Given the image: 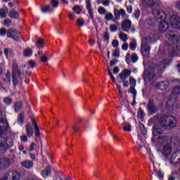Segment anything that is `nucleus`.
<instances>
[{"instance_id":"nucleus-1","label":"nucleus","mask_w":180,"mask_h":180,"mask_svg":"<svg viewBox=\"0 0 180 180\" xmlns=\"http://www.w3.org/2000/svg\"><path fill=\"white\" fill-rule=\"evenodd\" d=\"M159 123L161 127L166 130L175 129L176 127V119L174 116L163 115L159 118Z\"/></svg>"},{"instance_id":"nucleus-2","label":"nucleus","mask_w":180,"mask_h":180,"mask_svg":"<svg viewBox=\"0 0 180 180\" xmlns=\"http://www.w3.org/2000/svg\"><path fill=\"white\" fill-rule=\"evenodd\" d=\"M167 18V15L162 11L158 10L155 14V19L157 22H159V30L162 33H165L166 30H168V27H169V24L165 21Z\"/></svg>"},{"instance_id":"nucleus-3","label":"nucleus","mask_w":180,"mask_h":180,"mask_svg":"<svg viewBox=\"0 0 180 180\" xmlns=\"http://www.w3.org/2000/svg\"><path fill=\"white\" fill-rule=\"evenodd\" d=\"M131 75V71L126 69L119 74V75L117 77V81H118L120 84H123L124 88H127V86H129V81L126 79H127Z\"/></svg>"},{"instance_id":"nucleus-4","label":"nucleus","mask_w":180,"mask_h":180,"mask_svg":"<svg viewBox=\"0 0 180 180\" xmlns=\"http://www.w3.org/2000/svg\"><path fill=\"white\" fill-rule=\"evenodd\" d=\"M150 41H151V39L150 38H144L142 40L141 51L144 57H148L150 56V46H148Z\"/></svg>"},{"instance_id":"nucleus-5","label":"nucleus","mask_w":180,"mask_h":180,"mask_svg":"<svg viewBox=\"0 0 180 180\" xmlns=\"http://www.w3.org/2000/svg\"><path fill=\"white\" fill-rule=\"evenodd\" d=\"M20 175L16 171H11L6 174L1 180H19Z\"/></svg>"},{"instance_id":"nucleus-6","label":"nucleus","mask_w":180,"mask_h":180,"mask_svg":"<svg viewBox=\"0 0 180 180\" xmlns=\"http://www.w3.org/2000/svg\"><path fill=\"white\" fill-rule=\"evenodd\" d=\"M7 37L10 39H13L15 41H18L20 39V32H17L16 30L10 28L7 32Z\"/></svg>"},{"instance_id":"nucleus-7","label":"nucleus","mask_w":180,"mask_h":180,"mask_svg":"<svg viewBox=\"0 0 180 180\" xmlns=\"http://www.w3.org/2000/svg\"><path fill=\"white\" fill-rule=\"evenodd\" d=\"M143 79L146 82H150L152 79H154V69L149 68L147 69L143 75Z\"/></svg>"},{"instance_id":"nucleus-8","label":"nucleus","mask_w":180,"mask_h":180,"mask_svg":"<svg viewBox=\"0 0 180 180\" xmlns=\"http://www.w3.org/2000/svg\"><path fill=\"white\" fill-rule=\"evenodd\" d=\"M169 25L173 29H178L180 26V19L178 15H174L169 19Z\"/></svg>"},{"instance_id":"nucleus-9","label":"nucleus","mask_w":180,"mask_h":180,"mask_svg":"<svg viewBox=\"0 0 180 180\" xmlns=\"http://www.w3.org/2000/svg\"><path fill=\"white\" fill-rule=\"evenodd\" d=\"M167 37L173 43H180V35L175 32H169L167 34Z\"/></svg>"},{"instance_id":"nucleus-10","label":"nucleus","mask_w":180,"mask_h":180,"mask_svg":"<svg viewBox=\"0 0 180 180\" xmlns=\"http://www.w3.org/2000/svg\"><path fill=\"white\" fill-rule=\"evenodd\" d=\"M13 143L9 139L6 138L0 137V148H9V147H12Z\"/></svg>"},{"instance_id":"nucleus-11","label":"nucleus","mask_w":180,"mask_h":180,"mask_svg":"<svg viewBox=\"0 0 180 180\" xmlns=\"http://www.w3.org/2000/svg\"><path fill=\"white\" fill-rule=\"evenodd\" d=\"M8 127H9V124L6 119L0 118V134H3L4 132L6 131Z\"/></svg>"},{"instance_id":"nucleus-12","label":"nucleus","mask_w":180,"mask_h":180,"mask_svg":"<svg viewBox=\"0 0 180 180\" xmlns=\"http://www.w3.org/2000/svg\"><path fill=\"white\" fill-rule=\"evenodd\" d=\"M169 86V84L168 82H162L160 83H155L153 84V88H155V89H160V91H165V89H167Z\"/></svg>"},{"instance_id":"nucleus-13","label":"nucleus","mask_w":180,"mask_h":180,"mask_svg":"<svg viewBox=\"0 0 180 180\" xmlns=\"http://www.w3.org/2000/svg\"><path fill=\"white\" fill-rule=\"evenodd\" d=\"M121 29L123 32H129L131 29V21L130 20H125L121 23Z\"/></svg>"},{"instance_id":"nucleus-14","label":"nucleus","mask_w":180,"mask_h":180,"mask_svg":"<svg viewBox=\"0 0 180 180\" xmlns=\"http://www.w3.org/2000/svg\"><path fill=\"white\" fill-rule=\"evenodd\" d=\"M114 14H115V18L117 20L120 19V16H122V18H127V16L126 15V11H124V9L123 8H120V10H117V8H115L114 10Z\"/></svg>"},{"instance_id":"nucleus-15","label":"nucleus","mask_w":180,"mask_h":180,"mask_svg":"<svg viewBox=\"0 0 180 180\" xmlns=\"http://www.w3.org/2000/svg\"><path fill=\"white\" fill-rule=\"evenodd\" d=\"M171 151H172V146H171L170 144L167 143L162 148V154L164 157H168V155H170Z\"/></svg>"},{"instance_id":"nucleus-16","label":"nucleus","mask_w":180,"mask_h":180,"mask_svg":"<svg viewBox=\"0 0 180 180\" xmlns=\"http://www.w3.org/2000/svg\"><path fill=\"white\" fill-rule=\"evenodd\" d=\"M148 109L150 115H153V113H155V112H157L158 109L157 107L154 105V101H149L148 105Z\"/></svg>"},{"instance_id":"nucleus-17","label":"nucleus","mask_w":180,"mask_h":180,"mask_svg":"<svg viewBox=\"0 0 180 180\" xmlns=\"http://www.w3.org/2000/svg\"><path fill=\"white\" fill-rule=\"evenodd\" d=\"M32 126L34 127V129L35 130L36 137H40V129H39V124H37V122L34 119H32Z\"/></svg>"},{"instance_id":"nucleus-18","label":"nucleus","mask_w":180,"mask_h":180,"mask_svg":"<svg viewBox=\"0 0 180 180\" xmlns=\"http://www.w3.org/2000/svg\"><path fill=\"white\" fill-rule=\"evenodd\" d=\"M175 102H176V95L172 96V97H170L169 98V100L166 103V105L167 106V108H172V106H174V104L175 103Z\"/></svg>"},{"instance_id":"nucleus-19","label":"nucleus","mask_w":180,"mask_h":180,"mask_svg":"<svg viewBox=\"0 0 180 180\" xmlns=\"http://www.w3.org/2000/svg\"><path fill=\"white\" fill-rule=\"evenodd\" d=\"M11 164V162H9V160L6 158H3L0 160V169L1 168H8L9 167V165Z\"/></svg>"},{"instance_id":"nucleus-20","label":"nucleus","mask_w":180,"mask_h":180,"mask_svg":"<svg viewBox=\"0 0 180 180\" xmlns=\"http://www.w3.org/2000/svg\"><path fill=\"white\" fill-rule=\"evenodd\" d=\"M112 22H115V25H110V30L112 33H115V32H117V27H119V26H120V23L119 22L116 21V20H115V19L112 20Z\"/></svg>"},{"instance_id":"nucleus-21","label":"nucleus","mask_w":180,"mask_h":180,"mask_svg":"<svg viewBox=\"0 0 180 180\" xmlns=\"http://www.w3.org/2000/svg\"><path fill=\"white\" fill-rule=\"evenodd\" d=\"M22 166L24 168H27V169H30L33 168V162L30 161V160L24 161L22 163Z\"/></svg>"},{"instance_id":"nucleus-22","label":"nucleus","mask_w":180,"mask_h":180,"mask_svg":"<svg viewBox=\"0 0 180 180\" xmlns=\"http://www.w3.org/2000/svg\"><path fill=\"white\" fill-rule=\"evenodd\" d=\"M51 174V167H48L46 169H45L44 171L41 172V176L43 178H47L50 174Z\"/></svg>"},{"instance_id":"nucleus-23","label":"nucleus","mask_w":180,"mask_h":180,"mask_svg":"<svg viewBox=\"0 0 180 180\" xmlns=\"http://www.w3.org/2000/svg\"><path fill=\"white\" fill-rule=\"evenodd\" d=\"M26 131L28 137H32L33 136V134H34L33 127H32V125L30 124V123H28L27 124Z\"/></svg>"},{"instance_id":"nucleus-24","label":"nucleus","mask_w":180,"mask_h":180,"mask_svg":"<svg viewBox=\"0 0 180 180\" xmlns=\"http://www.w3.org/2000/svg\"><path fill=\"white\" fill-rule=\"evenodd\" d=\"M86 9L89 12L91 19H94V13H92V8H91V1L86 0Z\"/></svg>"},{"instance_id":"nucleus-25","label":"nucleus","mask_w":180,"mask_h":180,"mask_svg":"<svg viewBox=\"0 0 180 180\" xmlns=\"http://www.w3.org/2000/svg\"><path fill=\"white\" fill-rule=\"evenodd\" d=\"M13 75L15 77V75H20V72L18 69V63H14L13 65Z\"/></svg>"},{"instance_id":"nucleus-26","label":"nucleus","mask_w":180,"mask_h":180,"mask_svg":"<svg viewBox=\"0 0 180 180\" xmlns=\"http://www.w3.org/2000/svg\"><path fill=\"white\" fill-rule=\"evenodd\" d=\"M41 11L42 13H48V12H53V8H51V6L46 5L41 8Z\"/></svg>"},{"instance_id":"nucleus-27","label":"nucleus","mask_w":180,"mask_h":180,"mask_svg":"<svg viewBox=\"0 0 180 180\" xmlns=\"http://www.w3.org/2000/svg\"><path fill=\"white\" fill-rule=\"evenodd\" d=\"M10 18L18 19V18H19V13L15 10H12L10 11Z\"/></svg>"},{"instance_id":"nucleus-28","label":"nucleus","mask_w":180,"mask_h":180,"mask_svg":"<svg viewBox=\"0 0 180 180\" xmlns=\"http://www.w3.org/2000/svg\"><path fill=\"white\" fill-rule=\"evenodd\" d=\"M153 136H158V134H162V129L154 127L153 130Z\"/></svg>"},{"instance_id":"nucleus-29","label":"nucleus","mask_w":180,"mask_h":180,"mask_svg":"<svg viewBox=\"0 0 180 180\" xmlns=\"http://www.w3.org/2000/svg\"><path fill=\"white\" fill-rule=\"evenodd\" d=\"M119 37L120 39V40H122V41H127L128 40V37H127V34L121 32L119 33Z\"/></svg>"},{"instance_id":"nucleus-30","label":"nucleus","mask_w":180,"mask_h":180,"mask_svg":"<svg viewBox=\"0 0 180 180\" xmlns=\"http://www.w3.org/2000/svg\"><path fill=\"white\" fill-rule=\"evenodd\" d=\"M33 54V51L31 49H27L24 51L25 57H31Z\"/></svg>"},{"instance_id":"nucleus-31","label":"nucleus","mask_w":180,"mask_h":180,"mask_svg":"<svg viewBox=\"0 0 180 180\" xmlns=\"http://www.w3.org/2000/svg\"><path fill=\"white\" fill-rule=\"evenodd\" d=\"M176 158L179 161V160H180V150L176 151L172 155V160H176Z\"/></svg>"},{"instance_id":"nucleus-32","label":"nucleus","mask_w":180,"mask_h":180,"mask_svg":"<svg viewBox=\"0 0 180 180\" xmlns=\"http://www.w3.org/2000/svg\"><path fill=\"white\" fill-rule=\"evenodd\" d=\"M139 129H141V131L143 136H146V134H147V129H146L144 124L141 123L139 124Z\"/></svg>"},{"instance_id":"nucleus-33","label":"nucleus","mask_w":180,"mask_h":180,"mask_svg":"<svg viewBox=\"0 0 180 180\" xmlns=\"http://www.w3.org/2000/svg\"><path fill=\"white\" fill-rule=\"evenodd\" d=\"M15 112H18L19 110H20V109H22V108H23V104L22 103H17L15 104Z\"/></svg>"},{"instance_id":"nucleus-34","label":"nucleus","mask_w":180,"mask_h":180,"mask_svg":"<svg viewBox=\"0 0 180 180\" xmlns=\"http://www.w3.org/2000/svg\"><path fill=\"white\" fill-rule=\"evenodd\" d=\"M8 12V8L4 9H0V18H5L6 16V13Z\"/></svg>"},{"instance_id":"nucleus-35","label":"nucleus","mask_w":180,"mask_h":180,"mask_svg":"<svg viewBox=\"0 0 180 180\" xmlns=\"http://www.w3.org/2000/svg\"><path fill=\"white\" fill-rule=\"evenodd\" d=\"M5 82H7L8 85L11 84V73L7 72L6 74Z\"/></svg>"},{"instance_id":"nucleus-36","label":"nucleus","mask_w":180,"mask_h":180,"mask_svg":"<svg viewBox=\"0 0 180 180\" xmlns=\"http://www.w3.org/2000/svg\"><path fill=\"white\" fill-rule=\"evenodd\" d=\"M24 119H25V114L24 113L20 114L18 120V123H20V124H23Z\"/></svg>"},{"instance_id":"nucleus-37","label":"nucleus","mask_w":180,"mask_h":180,"mask_svg":"<svg viewBox=\"0 0 180 180\" xmlns=\"http://www.w3.org/2000/svg\"><path fill=\"white\" fill-rule=\"evenodd\" d=\"M105 20H112L113 19V14L112 13H106L105 16Z\"/></svg>"},{"instance_id":"nucleus-38","label":"nucleus","mask_w":180,"mask_h":180,"mask_svg":"<svg viewBox=\"0 0 180 180\" xmlns=\"http://www.w3.org/2000/svg\"><path fill=\"white\" fill-rule=\"evenodd\" d=\"M108 75L110 78H111L112 82H116V78H115V76H113V73H112V71L109 68H108Z\"/></svg>"},{"instance_id":"nucleus-39","label":"nucleus","mask_w":180,"mask_h":180,"mask_svg":"<svg viewBox=\"0 0 180 180\" xmlns=\"http://www.w3.org/2000/svg\"><path fill=\"white\" fill-rule=\"evenodd\" d=\"M99 15H105L107 13L106 9L103 7H99L98 9Z\"/></svg>"},{"instance_id":"nucleus-40","label":"nucleus","mask_w":180,"mask_h":180,"mask_svg":"<svg viewBox=\"0 0 180 180\" xmlns=\"http://www.w3.org/2000/svg\"><path fill=\"white\" fill-rule=\"evenodd\" d=\"M129 84L131 86H136V84H137V81L134 77L129 78Z\"/></svg>"},{"instance_id":"nucleus-41","label":"nucleus","mask_w":180,"mask_h":180,"mask_svg":"<svg viewBox=\"0 0 180 180\" xmlns=\"http://www.w3.org/2000/svg\"><path fill=\"white\" fill-rule=\"evenodd\" d=\"M144 112L143 111V110L141 108H139L138 110V117L139 119H143V117H144Z\"/></svg>"},{"instance_id":"nucleus-42","label":"nucleus","mask_w":180,"mask_h":180,"mask_svg":"<svg viewBox=\"0 0 180 180\" xmlns=\"http://www.w3.org/2000/svg\"><path fill=\"white\" fill-rule=\"evenodd\" d=\"M73 11L77 14L79 15V13H81L82 12V9L79 7V6H75V7H73Z\"/></svg>"},{"instance_id":"nucleus-43","label":"nucleus","mask_w":180,"mask_h":180,"mask_svg":"<svg viewBox=\"0 0 180 180\" xmlns=\"http://www.w3.org/2000/svg\"><path fill=\"white\" fill-rule=\"evenodd\" d=\"M172 94H174V95H179V94H180V86L173 89Z\"/></svg>"},{"instance_id":"nucleus-44","label":"nucleus","mask_w":180,"mask_h":180,"mask_svg":"<svg viewBox=\"0 0 180 180\" xmlns=\"http://www.w3.org/2000/svg\"><path fill=\"white\" fill-rule=\"evenodd\" d=\"M51 4L53 8H58V0H52Z\"/></svg>"},{"instance_id":"nucleus-45","label":"nucleus","mask_w":180,"mask_h":180,"mask_svg":"<svg viewBox=\"0 0 180 180\" xmlns=\"http://www.w3.org/2000/svg\"><path fill=\"white\" fill-rule=\"evenodd\" d=\"M4 103H5V105H11V103H12V99L6 97L4 99Z\"/></svg>"},{"instance_id":"nucleus-46","label":"nucleus","mask_w":180,"mask_h":180,"mask_svg":"<svg viewBox=\"0 0 180 180\" xmlns=\"http://www.w3.org/2000/svg\"><path fill=\"white\" fill-rule=\"evenodd\" d=\"M124 131H131V125L127 124L123 128Z\"/></svg>"},{"instance_id":"nucleus-47","label":"nucleus","mask_w":180,"mask_h":180,"mask_svg":"<svg viewBox=\"0 0 180 180\" xmlns=\"http://www.w3.org/2000/svg\"><path fill=\"white\" fill-rule=\"evenodd\" d=\"M129 93L133 94L134 96H136L137 95V91H136V89H134V86H131L129 89Z\"/></svg>"},{"instance_id":"nucleus-48","label":"nucleus","mask_w":180,"mask_h":180,"mask_svg":"<svg viewBox=\"0 0 180 180\" xmlns=\"http://www.w3.org/2000/svg\"><path fill=\"white\" fill-rule=\"evenodd\" d=\"M136 42H131L129 44V49L130 50H132V51H134V50H136Z\"/></svg>"},{"instance_id":"nucleus-49","label":"nucleus","mask_w":180,"mask_h":180,"mask_svg":"<svg viewBox=\"0 0 180 180\" xmlns=\"http://www.w3.org/2000/svg\"><path fill=\"white\" fill-rule=\"evenodd\" d=\"M131 58L132 60V62L134 63H137V61L139 60V57L136 54H133Z\"/></svg>"},{"instance_id":"nucleus-50","label":"nucleus","mask_w":180,"mask_h":180,"mask_svg":"<svg viewBox=\"0 0 180 180\" xmlns=\"http://www.w3.org/2000/svg\"><path fill=\"white\" fill-rule=\"evenodd\" d=\"M114 57H116L117 58H119L120 57V52H119L118 49H115L113 53Z\"/></svg>"},{"instance_id":"nucleus-51","label":"nucleus","mask_w":180,"mask_h":180,"mask_svg":"<svg viewBox=\"0 0 180 180\" xmlns=\"http://www.w3.org/2000/svg\"><path fill=\"white\" fill-rule=\"evenodd\" d=\"M11 25H12V21H11V20L8 19V20H5L4 26H6L7 27H9V26H11Z\"/></svg>"},{"instance_id":"nucleus-52","label":"nucleus","mask_w":180,"mask_h":180,"mask_svg":"<svg viewBox=\"0 0 180 180\" xmlns=\"http://www.w3.org/2000/svg\"><path fill=\"white\" fill-rule=\"evenodd\" d=\"M28 64L30 65L31 68H34L36 67V63L34 60L29 61Z\"/></svg>"},{"instance_id":"nucleus-53","label":"nucleus","mask_w":180,"mask_h":180,"mask_svg":"<svg viewBox=\"0 0 180 180\" xmlns=\"http://www.w3.org/2000/svg\"><path fill=\"white\" fill-rule=\"evenodd\" d=\"M85 22H84V20L82 19H78L77 20V26H83Z\"/></svg>"},{"instance_id":"nucleus-54","label":"nucleus","mask_w":180,"mask_h":180,"mask_svg":"<svg viewBox=\"0 0 180 180\" xmlns=\"http://www.w3.org/2000/svg\"><path fill=\"white\" fill-rule=\"evenodd\" d=\"M120 71V69H119V68L117 66L115 67L113 69V74H115V75L119 74Z\"/></svg>"},{"instance_id":"nucleus-55","label":"nucleus","mask_w":180,"mask_h":180,"mask_svg":"<svg viewBox=\"0 0 180 180\" xmlns=\"http://www.w3.org/2000/svg\"><path fill=\"white\" fill-rule=\"evenodd\" d=\"M6 34V30L2 28L0 30V36H5Z\"/></svg>"},{"instance_id":"nucleus-56","label":"nucleus","mask_w":180,"mask_h":180,"mask_svg":"<svg viewBox=\"0 0 180 180\" xmlns=\"http://www.w3.org/2000/svg\"><path fill=\"white\" fill-rule=\"evenodd\" d=\"M41 60L42 63H47V61H49V58H47V56H43L41 58Z\"/></svg>"},{"instance_id":"nucleus-57","label":"nucleus","mask_w":180,"mask_h":180,"mask_svg":"<svg viewBox=\"0 0 180 180\" xmlns=\"http://www.w3.org/2000/svg\"><path fill=\"white\" fill-rule=\"evenodd\" d=\"M117 89H118V92L120 94V95H123V91H122V86H120V85L117 84Z\"/></svg>"},{"instance_id":"nucleus-58","label":"nucleus","mask_w":180,"mask_h":180,"mask_svg":"<svg viewBox=\"0 0 180 180\" xmlns=\"http://www.w3.org/2000/svg\"><path fill=\"white\" fill-rule=\"evenodd\" d=\"M18 77H19V75H15V77H13V82L14 85H18V81L16 80V78H18Z\"/></svg>"},{"instance_id":"nucleus-59","label":"nucleus","mask_w":180,"mask_h":180,"mask_svg":"<svg viewBox=\"0 0 180 180\" xmlns=\"http://www.w3.org/2000/svg\"><path fill=\"white\" fill-rule=\"evenodd\" d=\"M112 47H117L119 46V41L117 40H114L112 43Z\"/></svg>"},{"instance_id":"nucleus-60","label":"nucleus","mask_w":180,"mask_h":180,"mask_svg":"<svg viewBox=\"0 0 180 180\" xmlns=\"http://www.w3.org/2000/svg\"><path fill=\"white\" fill-rule=\"evenodd\" d=\"M118 63V60H111L110 63V65L111 67H113V65H115V64H117Z\"/></svg>"},{"instance_id":"nucleus-61","label":"nucleus","mask_w":180,"mask_h":180,"mask_svg":"<svg viewBox=\"0 0 180 180\" xmlns=\"http://www.w3.org/2000/svg\"><path fill=\"white\" fill-rule=\"evenodd\" d=\"M127 12H128V13H131V12H133V7L131 6H129L127 8Z\"/></svg>"},{"instance_id":"nucleus-62","label":"nucleus","mask_w":180,"mask_h":180,"mask_svg":"<svg viewBox=\"0 0 180 180\" xmlns=\"http://www.w3.org/2000/svg\"><path fill=\"white\" fill-rule=\"evenodd\" d=\"M126 63H127V64L130 63V53H127L126 56Z\"/></svg>"},{"instance_id":"nucleus-63","label":"nucleus","mask_w":180,"mask_h":180,"mask_svg":"<svg viewBox=\"0 0 180 180\" xmlns=\"http://www.w3.org/2000/svg\"><path fill=\"white\" fill-rule=\"evenodd\" d=\"M34 147H36V143H32L30 145V147L29 150H30V151H33V150H34Z\"/></svg>"},{"instance_id":"nucleus-64","label":"nucleus","mask_w":180,"mask_h":180,"mask_svg":"<svg viewBox=\"0 0 180 180\" xmlns=\"http://www.w3.org/2000/svg\"><path fill=\"white\" fill-rule=\"evenodd\" d=\"M122 50H124V51H126V50H127V49H129V45L127 44H124L122 46Z\"/></svg>"}]
</instances>
